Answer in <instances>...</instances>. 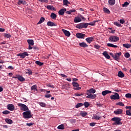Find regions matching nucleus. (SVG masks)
Returning a JSON list of instances; mask_svg holds the SVG:
<instances>
[{"mask_svg": "<svg viewBox=\"0 0 131 131\" xmlns=\"http://www.w3.org/2000/svg\"><path fill=\"white\" fill-rule=\"evenodd\" d=\"M111 120L115 122L114 123H113V125H122V122H121L122 119L121 118H118V117H114L111 119Z\"/></svg>", "mask_w": 131, "mask_h": 131, "instance_id": "obj_1", "label": "nucleus"}, {"mask_svg": "<svg viewBox=\"0 0 131 131\" xmlns=\"http://www.w3.org/2000/svg\"><path fill=\"white\" fill-rule=\"evenodd\" d=\"M23 116L24 119H30L32 118V116L31 115V111H26L23 113Z\"/></svg>", "mask_w": 131, "mask_h": 131, "instance_id": "obj_2", "label": "nucleus"}, {"mask_svg": "<svg viewBox=\"0 0 131 131\" xmlns=\"http://www.w3.org/2000/svg\"><path fill=\"white\" fill-rule=\"evenodd\" d=\"M17 105L20 107L21 111H28L29 110L28 107L24 104L19 103L17 104Z\"/></svg>", "mask_w": 131, "mask_h": 131, "instance_id": "obj_3", "label": "nucleus"}, {"mask_svg": "<svg viewBox=\"0 0 131 131\" xmlns=\"http://www.w3.org/2000/svg\"><path fill=\"white\" fill-rule=\"evenodd\" d=\"M108 40L111 42H117L119 40V37L116 36H111L109 37Z\"/></svg>", "mask_w": 131, "mask_h": 131, "instance_id": "obj_4", "label": "nucleus"}, {"mask_svg": "<svg viewBox=\"0 0 131 131\" xmlns=\"http://www.w3.org/2000/svg\"><path fill=\"white\" fill-rule=\"evenodd\" d=\"M88 26H89V24L88 23H80L76 26V28L78 29H82V28H88Z\"/></svg>", "mask_w": 131, "mask_h": 131, "instance_id": "obj_5", "label": "nucleus"}, {"mask_svg": "<svg viewBox=\"0 0 131 131\" xmlns=\"http://www.w3.org/2000/svg\"><path fill=\"white\" fill-rule=\"evenodd\" d=\"M110 98L112 100H119L120 95L118 93H115V95H111Z\"/></svg>", "mask_w": 131, "mask_h": 131, "instance_id": "obj_6", "label": "nucleus"}, {"mask_svg": "<svg viewBox=\"0 0 131 131\" xmlns=\"http://www.w3.org/2000/svg\"><path fill=\"white\" fill-rule=\"evenodd\" d=\"M86 95H88L86 96V98H89V99H95L97 95L96 94H89V93H86Z\"/></svg>", "mask_w": 131, "mask_h": 131, "instance_id": "obj_7", "label": "nucleus"}, {"mask_svg": "<svg viewBox=\"0 0 131 131\" xmlns=\"http://www.w3.org/2000/svg\"><path fill=\"white\" fill-rule=\"evenodd\" d=\"M18 57H20V58H22L24 59V58H25V57L27 56H29V54L26 52H24L23 53H19L17 54Z\"/></svg>", "mask_w": 131, "mask_h": 131, "instance_id": "obj_8", "label": "nucleus"}, {"mask_svg": "<svg viewBox=\"0 0 131 131\" xmlns=\"http://www.w3.org/2000/svg\"><path fill=\"white\" fill-rule=\"evenodd\" d=\"M7 109L10 111H13L15 110V106L12 104H9L7 106Z\"/></svg>", "mask_w": 131, "mask_h": 131, "instance_id": "obj_9", "label": "nucleus"}, {"mask_svg": "<svg viewBox=\"0 0 131 131\" xmlns=\"http://www.w3.org/2000/svg\"><path fill=\"white\" fill-rule=\"evenodd\" d=\"M96 93V90L93 88H91L86 90V94H94Z\"/></svg>", "mask_w": 131, "mask_h": 131, "instance_id": "obj_10", "label": "nucleus"}, {"mask_svg": "<svg viewBox=\"0 0 131 131\" xmlns=\"http://www.w3.org/2000/svg\"><path fill=\"white\" fill-rule=\"evenodd\" d=\"M76 36L77 38H84V37L85 36V34L78 33L76 34Z\"/></svg>", "mask_w": 131, "mask_h": 131, "instance_id": "obj_11", "label": "nucleus"}, {"mask_svg": "<svg viewBox=\"0 0 131 131\" xmlns=\"http://www.w3.org/2000/svg\"><path fill=\"white\" fill-rule=\"evenodd\" d=\"M62 32H63V33L66 36H67L68 37H69V36H70V35H71L70 32H69V31H67V30L63 29L62 30Z\"/></svg>", "mask_w": 131, "mask_h": 131, "instance_id": "obj_12", "label": "nucleus"}, {"mask_svg": "<svg viewBox=\"0 0 131 131\" xmlns=\"http://www.w3.org/2000/svg\"><path fill=\"white\" fill-rule=\"evenodd\" d=\"M120 56H121V52L117 53L115 54V57L114 59H115V60L116 61H118L119 59Z\"/></svg>", "mask_w": 131, "mask_h": 131, "instance_id": "obj_13", "label": "nucleus"}, {"mask_svg": "<svg viewBox=\"0 0 131 131\" xmlns=\"http://www.w3.org/2000/svg\"><path fill=\"white\" fill-rule=\"evenodd\" d=\"M99 116H100L99 117V116H97V115H93L92 119L94 120H99L102 118L101 115H99Z\"/></svg>", "mask_w": 131, "mask_h": 131, "instance_id": "obj_14", "label": "nucleus"}, {"mask_svg": "<svg viewBox=\"0 0 131 131\" xmlns=\"http://www.w3.org/2000/svg\"><path fill=\"white\" fill-rule=\"evenodd\" d=\"M122 113H123V110L121 109H118L117 110L114 112V114L117 115H120L122 114Z\"/></svg>", "mask_w": 131, "mask_h": 131, "instance_id": "obj_15", "label": "nucleus"}, {"mask_svg": "<svg viewBox=\"0 0 131 131\" xmlns=\"http://www.w3.org/2000/svg\"><path fill=\"white\" fill-rule=\"evenodd\" d=\"M112 93V92L109 90H105L102 91V94L103 96H106L107 94Z\"/></svg>", "mask_w": 131, "mask_h": 131, "instance_id": "obj_16", "label": "nucleus"}, {"mask_svg": "<svg viewBox=\"0 0 131 131\" xmlns=\"http://www.w3.org/2000/svg\"><path fill=\"white\" fill-rule=\"evenodd\" d=\"M66 8H62L58 11L59 15H64L65 12H66Z\"/></svg>", "mask_w": 131, "mask_h": 131, "instance_id": "obj_17", "label": "nucleus"}, {"mask_svg": "<svg viewBox=\"0 0 131 131\" xmlns=\"http://www.w3.org/2000/svg\"><path fill=\"white\" fill-rule=\"evenodd\" d=\"M31 91H34V92H37L38 90H37V86L36 85V84H34L33 85H32L31 88Z\"/></svg>", "mask_w": 131, "mask_h": 131, "instance_id": "obj_18", "label": "nucleus"}, {"mask_svg": "<svg viewBox=\"0 0 131 131\" xmlns=\"http://www.w3.org/2000/svg\"><path fill=\"white\" fill-rule=\"evenodd\" d=\"M5 122L7 123V124H11L13 123V121L12 119H10V118H6L5 119Z\"/></svg>", "mask_w": 131, "mask_h": 131, "instance_id": "obj_19", "label": "nucleus"}, {"mask_svg": "<svg viewBox=\"0 0 131 131\" xmlns=\"http://www.w3.org/2000/svg\"><path fill=\"white\" fill-rule=\"evenodd\" d=\"M74 21L75 22V23H78V22L81 21V18H80V17H79V16L75 17Z\"/></svg>", "mask_w": 131, "mask_h": 131, "instance_id": "obj_20", "label": "nucleus"}, {"mask_svg": "<svg viewBox=\"0 0 131 131\" xmlns=\"http://www.w3.org/2000/svg\"><path fill=\"white\" fill-rule=\"evenodd\" d=\"M47 25L48 26H50V27L57 26L56 24H55L54 22H52L50 21L47 23Z\"/></svg>", "mask_w": 131, "mask_h": 131, "instance_id": "obj_21", "label": "nucleus"}, {"mask_svg": "<svg viewBox=\"0 0 131 131\" xmlns=\"http://www.w3.org/2000/svg\"><path fill=\"white\" fill-rule=\"evenodd\" d=\"M102 55L103 56H104V57L106 59H110V55H109V54H108V52L107 51L103 52V53H102Z\"/></svg>", "mask_w": 131, "mask_h": 131, "instance_id": "obj_22", "label": "nucleus"}, {"mask_svg": "<svg viewBox=\"0 0 131 131\" xmlns=\"http://www.w3.org/2000/svg\"><path fill=\"white\" fill-rule=\"evenodd\" d=\"M79 45L80 47H81V48H88V47H89V46L87 44H86L85 42H84L79 43Z\"/></svg>", "mask_w": 131, "mask_h": 131, "instance_id": "obj_23", "label": "nucleus"}, {"mask_svg": "<svg viewBox=\"0 0 131 131\" xmlns=\"http://www.w3.org/2000/svg\"><path fill=\"white\" fill-rule=\"evenodd\" d=\"M17 79L19 81L23 82L25 81V79L21 76L17 75Z\"/></svg>", "mask_w": 131, "mask_h": 131, "instance_id": "obj_24", "label": "nucleus"}, {"mask_svg": "<svg viewBox=\"0 0 131 131\" xmlns=\"http://www.w3.org/2000/svg\"><path fill=\"white\" fill-rule=\"evenodd\" d=\"M118 76L120 78H124L125 77V75L123 72H122V71H119Z\"/></svg>", "mask_w": 131, "mask_h": 131, "instance_id": "obj_25", "label": "nucleus"}, {"mask_svg": "<svg viewBox=\"0 0 131 131\" xmlns=\"http://www.w3.org/2000/svg\"><path fill=\"white\" fill-rule=\"evenodd\" d=\"M47 9H48V10H53V11H56V8H55V7H54V6H51V5H48L47 6Z\"/></svg>", "mask_w": 131, "mask_h": 131, "instance_id": "obj_26", "label": "nucleus"}, {"mask_svg": "<svg viewBox=\"0 0 131 131\" xmlns=\"http://www.w3.org/2000/svg\"><path fill=\"white\" fill-rule=\"evenodd\" d=\"M86 41L88 42L89 43H91L93 40H94V38L92 37H88L85 39Z\"/></svg>", "mask_w": 131, "mask_h": 131, "instance_id": "obj_27", "label": "nucleus"}, {"mask_svg": "<svg viewBox=\"0 0 131 131\" xmlns=\"http://www.w3.org/2000/svg\"><path fill=\"white\" fill-rule=\"evenodd\" d=\"M27 41L29 46H33L34 45V41L32 39H28Z\"/></svg>", "mask_w": 131, "mask_h": 131, "instance_id": "obj_28", "label": "nucleus"}, {"mask_svg": "<svg viewBox=\"0 0 131 131\" xmlns=\"http://www.w3.org/2000/svg\"><path fill=\"white\" fill-rule=\"evenodd\" d=\"M50 17L52 18V19H53V20H56V18H57V15L54 13H51Z\"/></svg>", "mask_w": 131, "mask_h": 131, "instance_id": "obj_29", "label": "nucleus"}, {"mask_svg": "<svg viewBox=\"0 0 131 131\" xmlns=\"http://www.w3.org/2000/svg\"><path fill=\"white\" fill-rule=\"evenodd\" d=\"M107 47H110V48H118V46L116 45H114L111 43H108L107 44Z\"/></svg>", "mask_w": 131, "mask_h": 131, "instance_id": "obj_30", "label": "nucleus"}, {"mask_svg": "<svg viewBox=\"0 0 131 131\" xmlns=\"http://www.w3.org/2000/svg\"><path fill=\"white\" fill-rule=\"evenodd\" d=\"M45 20H46V18H45V17H41L40 18L39 21L38 23H37V24H41V23H42L43 22H44Z\"/></svg>", "mask_w": 131, "mask_h": 131, "instance_id": "obj_31", "label": "nucleus"}, {"mask_svg": "<svg viewBox=\"0 0 131 131\" xmlns=\"http://www.w3.org/2000/svg\"><path fill=\"white\" fill-rule=\"evenodd\" d=\"M123 47L126 48V49H129V48H131V45L128 43L123 44Z\"/></svg>", "mask_w": 131, "mask_h": 131, "instance_id": "obj_32", "label": "nucleus"}, {"mask_svg": "<svg viewBox=\"0 0 131 131\" xmlns=\"http://www.w3.org/2000/svg\"><path fill=\"white\" fill-rule=\"evenodd\" d=\"M108 3L111 6L115 5V0H108Z\"/></svg>", "mask_w": 131, "mask_h": 131, "instance_id": "obj_33", "label": "nucleus"}, {"mask_svg": "<svg viewBox=\"0 0 131 131\" xmlns=\"http://www.w3.org/2000/svg\"><path fill=\"white\" fill-rule=\"evenodd\" d=\"M80 115L82 117H85L86 116L88 115V113L86 112H81L80 113Z\"/></svg>", "mask_w": 131, "mask_h": 131, "instance_id": "obj_34", "label": "nucleus"}, {"mask_svg": "<svg viewBox=\"0 0 131 131\" xmlns=\"http://www.w3.org/2000/svg\"><path fill=\"white\" fill-rule=\"evenodd\" d=\"M84 105V104H83L82 103H79L78 104H77L76 105H75V107L77 108H79L80 107H81L82 106Z\"/></svg>", "mask_w": 131, "mask_h": 131, "instance_id": "obj_35", "label": "nucleus"}, {"mask_svg": "<svg viewBox=\"0 0 131 131\" xmlns=\"http://www.w3.org/2000/svg\"><path fill=\"white\" fill-rule=\"evenodd\" d=\"M57 129H61L63 130L64 129V125L63 124H60L57 126Z\"/></svg>", "mask_w": 131, "mask_h": 131, "instance_id": "obj_36", "label": "nucleus"}, {"mask_svg": "<svg viewBox=\"0 0 131 131\" xmlns=\"http://www.w3.org/2000/svg\"><path fill=\"white\" fill-rule=\"evenodd\" d=\"M39 104L43 107H46L47 106V104H46L45 103H43L42 102H39Z\"/></svg>", "mask_w": 131, "mask_h": 131, "instance_id": "obj_37", "label": "nucleus"}, {"mask_svg": "<svg viewBox=\"0 0 131 131\" xmlns=\"http://www.w3.org/2000/svg\"><path fill=\"white\" fill-rule=\"evenodd\" d=\"M35 63L36 64H37V65H38L39 66H42V65H43V62H41L39 61H36Z\"/></svg>", "mask_w": 131, "mask_h": 131, "instance_id": "obj_38", "label": "nucleus"}, {"mask_svg": "<svg viewBox=\"0 0 131 131\" xmlns=\"http://www.w3.org/2000/svg\"><path fill=\"white\" fill-rule=\"evenodd\" d=\"M103 11L104 13H107V14H110V10L108 8H104Z\"/></svg>", "mask_w": 131, "mask_h": 131, "instance_id": "obj_39", "label": "nucleus"}, {"mask_svg": "<svg viewBox=\"0 0 131 131\" xmlns=\"http://www.w3.org/2000/svg\"><path fill=\"white\" fill-rule=\"evenodd\" d=\"M72 84L74 87L77 88L79 86V84H78V83H77L76 82H73Z\"/></svg>", "mask_w": 131, "mask_h": 131, "instance_id": "obj_40", "label": "nucleus"}, {"mask_svg": "<svg viewBox=\"0 0 131 131\" xmlns=\"http://www.w3.org/2000/svg\"><path fill=\"white\" fill-rule=\"evenodd\" d=\"M63 3L64 6H68V4H70V3L68 2V0H63Z\"/></svg>", "mask_w": 131, "mask_h": 131, "instance_id": "obj_41", "label": "nucleus"}, {"mask_svg": "<svg viewBox=\"0 0 131 131\" xmlns=\"http://www.w3.org/2000/svg\"><path fill=\"white\" fill-rule=\"evenodd\" d=\"M125 97L127 99H131V94L127 93L125 94Z\"/></svg>", "mask_w": 131, "mask_h": 131, "instance_id": "obj_42", "label": "nucleus"}, {"mask_svg": "<svg viewBox=\"0 0 131 131\" xmlns=\"http://www.w3.org/2000/svg\"><path fill=\"white\" fill-rule=\"evenodd\" d=\"M4 36L6 37V38H10V37H12V35H11V34L7 33L4 34Z\"/></svg>", "mask_w": 131, "mask_h": 131, "instance_id": "obj_43", "label": "nucleus"}, {"mask_svg": "<svg viewBox=\"0 0 131 131\" xmlns=\"http://www.w3.org/2000/svg\"><path fill=\"white\" fill-rule=\"evenodd\" d=\"M26 74H28L29 75H32V72L30 69H27V72H26Z\"/></svg>", "mask_w": 131, "mask_h": 131, "instance_id": "obj_44", "label": "nucleus"}, {"mask_svg": "<svg viewBox=\"0 0 131 131\" xmlns=\"http://www.w3.org/2000/svg\"><path fill=\"white\" fill-rule=\"evenodd\" d=\"M73 12H75V9L67 11L66 13L68 14V15H71V13H73Z\"/></svg>", "mask_w": 131, "mask_h": 131, "instance_id": "obj_45", "label": "nucleus"}, {"mask_svg": "<svg viewBox=\"0 0 131 131\" xmlns=\"http://www.w3.org/2000/svg\"><path fill=\"white\" fill-rule=\"evenodd\" d=\"M45 98H50L52 97V95L51 94L46 93V94H45Z\"/></svg>", "mask_w": 131, "mask_h": 131, "instance_id": "obj_46", "label": "nucleus"}, {"mask_svg": "<svg viewBox=\"0 0 131 131\" xmlns=\"http://www.w3.org/2000/svg\"><path fill=\"white\" fill-rule=\"evenodd\" d=\"M126 115L129 116H131V111L130 110H127L125 112Z\"/></svg>", "mask_w": 131, "mask_h": 131, "instance_id": "obj_47", "label": "nucleus"}, {"mask_svg": "<svg viewBox=\"0 0 131 131\" xmlns=\"http://www.w3.org/2000/svg\"><path fill=\"white\" fill-rule=\"evenodd\" d=\"M83 105L85 108H87L90 106V104L88 102H84Z\"/></svg>", "mask_w": 131, "mask_h": 131, "instance_id": "obj_48", "label": "nucleus"}, {"mask_svg": "<svg viewBox=\"0 0 131 131\" xmlns=\"http://www.w3.org/2000/svg\"><path fill=\"white\" fill-rule=\"evenodd\" d=\"M116 105L122 106H124V104L122 102H119L116 103Z\"/></svg>", "mask_w": 131, "mask_h": 131, "instance_id": "obj_49", "label": "nucleus"}, {"mask_svg": "<svg viewBox=\"0 0 131 131\" xmlns=\"http://www.w3.org/2000/svg\"><path fill=\"white\" fill-rule=\"evenodd\" d=\"M129 5L127 2H125L122 5V7H127Z\"/></svg>", "mask_w": 131, "mask_h": 131, "instance_id": "obj_50", "label": "nucleus"}, {"mask_svg": "<svg viewBox=\"0 0 131 131\" xmlns=\"http://www.w3.org/2000/svg\"><path fill=\"white\" fill-rule=\"evenodd\" d=\"M114 24V25H116V26H118V27H120L121 26V25L119 23L115 22Z\"/></svg>", "mask_w": 131, "mask_h": 131, "instance_id": "obj_51", "label": "nucleus"}, {"mask_svg": "<svg viewBox=\"0 0 131 131\" xmlns=\"http://www.w3.org/2000/svg\"><path fill=\"white\" fill-rule=\"evenodd\" d=\"M124 56H125V58H129V57H130V55L129 54V53H126L124 54Z\"/></svg>", "mask_w": 131, "mask_h": 131, "instance_id": "obj_52", "label": "nucleus"}, {"mask_svg": "<svg viewBox=\"0 0 131 131\" xmlns=\"http://www.w3.org/2000/svg\"><path fill=\"white\" fill-rule=\"evenodd\" d=\"M75 96L77 97H80L81 96H83V94L82 93H81V94L75 93Z\"/></svg>", "mask_w": 131, "mask_h": 131, "instance_id": "obj_53", "label": "nucleus"}, {"mask_svg": "<svg viewBox=\"0 0 131 131\" xmlns=\"http://www.w3.org/2000/svg\"><path fill=\"white\" fill-rule=\"evenodd\" d=\"M10 113V111H5L3 112V114L4 115H8Z\"/></svg>", "mask_w": 131, "mask_h": 131, "instance_id": "obj_54", "label": "nucleus"}, {"mask_svg": "<svg viewBox=\"0 0 131 131\" xmlns=\"http://www.w3.org/2000/svg\"><path fill=\"white\" fill-rule=\"evenodd\" d=\"M34 125V123L31 122V123H27V126L31 127V126H33Z\"/></svg>", "mask_w": 131, "mask_h": 131, "instance_id": "obj_55", "label": "nucleus"}, {"mask_svg": "<svg viewBox=\"0 0 131 131\" xmlns=\"http://www.w3.org/2000/svg\"><path fill=\"white\" fill-rule=\"evenodd\" d=\"M95 22H98V21H94V23H90L88 24V25H91V26H94V25H95Z\"/></svg>", "mask_w": 131, "mask_h": 131, "instance_id": "obj_56", "label": "nucleus"}, {"mask_svg": "<svg viewBox=\"0 0 131 131\" xmlns=\"http://www.w3.org/2000/svg\"><path fill=\"white\" fill-rule=\"evenodd\" d=\"M94 48L95 49H96V50H99V49H100V46L97 45L94 46Z\"/></svg>", "mask_w": 131, "mask_h": 131, "instance_id": "obj_57", "label": "nucleus"}, {"mask_svg": "<svg viewBox=\"0 0 131 131\" xmlns=\"http://www.w3.org/2000/svg\"><path fill=\"white\" fill-rule=\"evenodd\" d=\"M59 75H60V76H61L63 78H67L68 77L67 76H66V75L63 74H59Z\"/></svg>", "mask_w": 131, "mask_h": 131, "instance_id": "obj_58", "label": "nucleus"}, {"mask_svg": "<svg viewBox=\"0 0 131 131\" xmlns=\"http://www.w3.org/2000/svg\"><path fill=\"white\" fill-rule=\"evenodd\" d=\"M41 3H48V0H38Z\"/></svg>", "mask_w": 131, "mask_h": 131, "instance_id": "obj_59", "label": "nucleus"}, {"mask_svg": "<svg viewBox=\"0 0 131 131\" xmlns=\"http://www.w3.org/2000/svg\"><path fill=\"white\" fill-rule=\"evenodd\" d=\"M81 89V87H76L74 88V90H80Z\"/></svg>", "mask_w": 131, "mask_h": 131, "instance_id": "obj_60", "label": "nucleus"}, {"mask_svg": "<svg viewBox=\"0 0 131 131\" xmlns=\"http://www.w3.org/2000/svg\"><path fill=\"white\" fill-rule=\"evenodd\" d=\"M95 124H96V123H94V122H91L90 123V125L91 126H95Z\"/></svg>", "mask_w": 131, "mask_h": 131, "instance_id": "obj_61", "label": "nucleus"}, {"mask_svg": "<svg viewBox=\"0 0 131 131\" xmlns=\"http://www.w3.org/2000/svg\"><path fill=\"white\" fill-rule=\"evenodd\" d=\"M124 22H125V21H124V19H120V23H121V24H123L124 23Z\"/></svg>", "mask_w": 131, "mask_h": 131, "instance_id": "obj_62", "label": "nucleus"}, {"mask_svg": "<svg viewBox=\"0 0 131 131\" xmlns=\"http://www.w3.org/2000/svg\"><path fill=\"white\" fill-rule=\"evenodd\" d=\"M18 5H20L21 4H23V1L19 0L17 3Z\"/></svg>", "mask_w": 131, "mask_h": 131, "instance_id": "obj_63", "label": "nucleus"}, {"mask_svg": "<svg viewBox=\"0 0 131 131\" xmlns=\"http://www.w3.org/2000/svg\"><path fill=\"white\" fill-rule=\"evenodd\" d=\"M125 108H126V109H128V110H129V111H131V106H125Z\"/></svg>", "mask_w": 131, "mask_h": 131, "instance_id": "obj_64", "label": "nucleus"}]
</instances>
